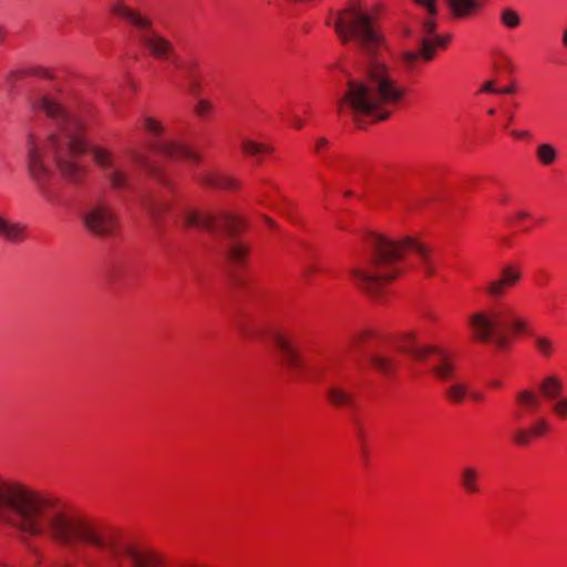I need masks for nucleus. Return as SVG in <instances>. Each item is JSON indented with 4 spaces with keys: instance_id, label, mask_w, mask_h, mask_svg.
<instances>
[{
    "instance_id": "f257e3e1",
    "label": "nucleus",
    "mask_w": 567,
    "mask_h": 567,
    "mask_svg": "<svg viewBox=\"0 0 567 567\" xmlns=\"http://www.w3.org/2000/svg\"><path fill=\"white\" fill-rule=\"evenodd\" d=\"M0 525L27 537L48 536L63 546L83 543L96 555L83 550V567H102V558L115 567H162L164 557L145 547H135L112 530L102 528L58 498L0 476Z\"/></svg>"
},
{
    "instance_id": "7c9ffc66",
    "label": "nucleus",
    "mask_w": 567,
    "mask_h": 567,
    "mask_svg": "<svg viewBox=\"0 0 567 567\" xmlns=\"http://www.w3.org/2000/svg\"><path fill=\"white\" fill-rule=\"evenodd\" d=\"M535 344L539 353L545 357H549L554 351V344L548 338L537 337L535 339Z\"/></svg>"
},
{
    "instance_id": "ddd939ff",
    "label": "nucleus",
    "mask_w": 567,
    "mask_h": 567,
    "mask_svg": "<svg viewBox=\"0 0 567 567\" xmlns=\"http://www.w3.org/2000/svg\"><path fill=\"white\" fill-rule=\"evenodd\" d=\"M272 340L282 367L293 377H298L306 368V364L295 338L277 331L272 333Z\"/></svg>"
},
{
    "instance_id": "5701e85b",
    "label": "nucleus",
    "mask_w": 567,
    "mask_h": 567,
    "mask_svg": "<svg viewBox=\"0 0 567 567\" xmlns=\"http://www.w3.org/2000/svg\"><path fill=\"white\" fill-rule=\"evenodd\" d=\"M370 362L378 372L384 375H391L396 369L395 361L391 357L383 353L371 354Z\"/></svg>"
},
{
    "instance_id": "6ab92c4d",
    "label": "nucleus",
    "mask_w": 567,
    "mask_h": 567,
    "mask_svg": "<svg viewBox=\"0 0 567 567\" xmlns=\"http://www.w3.org/2000/svg\"><path fill=\"white\" fill-rule=\"evenodd\" d=\"M138 202L141 207L154 224L159 221L162 214L168 210L169 207L167 202L151 195H142Z\"/></svg>"
},
{
    "instance_id": "37998d69",
    "label": "nucleus",
    "mask_w": 567,
    "mask_h": 567,
    "mask_svg": "<svg viewBox=\"0 0 567 567\" xmlns=\"http://www.w3.org/2000/svg\"><path fill=\"white\" fill-rule=\"evenodd\" d=\"M561 43L567 49V28L563 31Z\"/></svg>"
},
{
    "instance_id": "b1692460",
    "label": "nucleus",
    "mask_w": 567,
    "mask_h": 567,
    "mask_svg": "<svg viewBox=\"0 0 567 567\" xmlns=\"http://www.w3.org/2000/svg\"><path fill=\"white\" fill-rule=\"evenodd\" d=\"M540 389L543 391L544 396L547 398L548 400L553 401V400L559 398V393L561 392L563 384H561V381L557 377L549 375L543 380V382L540 384Z\"/></svg>"
},
{
    "instance_id": "09e8293b",
    "label": "nucleus",
    "mask_w": 567,
    "mask_h": 567,
    "mask_svg": "<svg viewBox=\"0 0 567 567\" xmlns=\"http://www.w3.org/2000/svg\"><path fill=\"white\" fill-rule=\"evenodd\" d=\"M359 339H360V338L354 339V340L352 341V343H351V346H350V347H351V348H355L357 343L359 342Z\"/></svg>"
},
{
    "instance_id": "6e6552de",
    "label": "nucleus",
    "mask_w": 567,
    "mask_h": 567,
    "mask_svg": "<svg viewBox=\"0 0 567 567\" xmlns=\"http://www.w3.org/2000/svg\"><path fill=\"white\" fill-rule=\"evenodd\" d=\"M111 11L136 28L138 42L153 58L161 61H173L175 66H182L177 63L175 45L153 28V21L150 18L122 2L113 4Z\"/></svg>"
},
{
    "instance_id": "e433bc0d",
    "label": "nucleus",
    "mask_w": 567,
    "mask_h": 567,
    "mask_svg": "<svg viewBox=\"0 0 567 567\" xmlns=\"http://www.w3.org/2000/svg\"><path fill=\"white\" fill-rule=\"evenodd\" d=\"M288 121L291 123V125H293L297 130H301L303 127V122L301 121V118L295 113V112H291L289 117H288Z\"/></svg>"
},
{
    "instance_id": "bb28decb",
    "label": "nucleus",
    "mask_w": 567,
    "mask_h": 567,
    "mask_svg": "<svg viewBox=\"0 0 567 567\" xmlns=\"http://www.w3.org/2000/svg\"><path fill=\"white\" fill-rule=\"evenodd\" d=\"M239 333L246 339H252L260 336V330L257 324L248 319H243L237 322Z\"/></svg>"
},
{
    "instance_id": "4468645a",
    "label": "nucleus",
    "mask_w": 567,
    "mask_h": 567,
    "mask_svg": "<svg viewBox=\"0 0 567 567\" xmlns=\"http://www.w3.org/2000/svg\"><path fill=\"white\" fill-rule=\"evenodd\" d=\"M520 279L522 271L516 265H505L501 268L498 276L487 282L485 292L492 298H499Z\"/></svg>"
},
{
    "instance_id": "58836bf2",
    "label": "nucleus",
    "mask_w": 567,
    "mask_h": 567,
    "mask_svg": "<svg viewBox=\"0 0 567 567\" xmlns=\"http://www.w3.org/2000/svg\"><path fill=\"white\" fill-rule=\"evenodd\" d=\"M512 135L517 138H527L529 137V132L527 131H513Z\"/></svg>"
},
{
    "instance_id": "0eeeda50",
    "label": "nucleus",
    "mask_w": 567,
    "mask_h": 567,
    "mask_svg": "<svg viewBox=\"0 0 567 567\" xmlns=\"http://www.w3.org/2000/svg\"><path fill=\"white\" fill-rule=\"evenodd\" d=\"M184 220L187 226L204 229L212 235H227L231 239L227 246L230 261L240 264L245 260L248 247L235 239L244 229L241 220L236 215L187 209L184 212Z\"/></svg>"
},
{
    "instance_id": "473e14b6",
    "label": "nucleus",
    "mask_w": 567,
    "mask_h": 567,
    "mask_svg": "<svg viewBox=\"0 0 567 567\" xmlns=\"http://www.w3.org/2000/svg\"><path fill=\"white\" fill-rule=\"evenodd\" d=\"M513 440L518 445H528L532 440V432L528 429L519 427L513 433Z\"/></svg>"
},
{
    "instance_id": "c9c22d12",
    "label": "nucleus",
    "mask_w": 567,
    "mask_h": 567,
    "mask_svg": "<svg viewBox=\"0 0 567 567\" xmlns=\"http://www.w3.org/2000/svg\"><path fill=\"white\" fill-rule=\"evenodd\" d=\"M212 107L213 106L208 101L200 100L195 106V112L199 116H205L212 110Z\"/></svg>"
},
{
    "instance_id": "4be33fe9",
    "label": "nucleus",
    "mask_w": 567,
    "mask_h": 567,
    "mask_svg": "<svg viewBox=\"0 0 567 567\" xmlns=\"http://www.w3.org/2000/svg\"><path fill=\"white\" fill-rule=\"evenodd\" d=\"M444 393L450 402L461 404L467 394H470V385L464 381L455 380L452 384L446 386Z\"/></svg>"
},
{
    "instance_id": "412c9836",
    "label": "nucleus",
    "mask_w": 567,
    "mask_h": 567,
    "mask_svg": "<svg viewBox=\"0 0 567 567\" xmlns=\"http://www.w3.org/2000/svg\"><path fill=\"white\" fill-rule=\"evenodd\" d=\"M198 182L208 187L233 189L237 186L236 181L229 176H220L213 173H205L198 177Z\"/></svg>"
},
{
    "instance_id": "79ce46f5",
    "label": "nucleus",
    "mask_w": 567,
    "mask_h": 567,
    "mask_svg": "<svg viewBox=\"0 0 567 567\" xmlns=\"http://www.w3.org/2000/svg\"><path fill=\"white\" fill-rule=\"evenodd\" d=\"M319 270L316 266H308L305 270V276H309L310 272Z\"/></svg>"
},
{
    "instance_id": "1a4fd4ad",
    "label": "nucleus",
    "mask_w": 567,
    "mask_h": 567,
    "mask_svg": "<svg viewBox=\"0 0 567 567\" xmlns=\"http://www.w3.org/2000/svg\"><path fill=\"white\" fill-rule=\"evenodd\" d=\"M85 230L99 238H112L120 229V217L112 204L104 197L92 200L82 213Z\"/></svg>"
},
{
    "instance_id": "9b49d317",
    "label": "nucleus",
    "mask_w": 567,
    "mask_h": 567,
    "mask_svg": "<svg viewBox=\"0 0 567 567\" xmlns=\"http://www.w3.org/2000/svg\"><path fill=\"white\" fill-rule=\"evenodd\" d=\"M400 351L420 361L433 359L432 372L442 381L454 380L455 367L441 349L433 346H421L409 338L400 346Z\"/></svg>"
},
{
    "instance_id": "2eb2a0df",
    "label": "nucleus",
    "mask_w": 567,
    "mask_h": 567,
    "mask_svg": "<svg viewBox=\"0 0 567 567\" xmlns=\"http://www.w3.org/2000/svg\"><path fill=\"white\" fill-rule=\"evenodd\" d=\"M419 6L426 9L431 17L437 13V7L435 0H414ZM452 12L457 18H464L474 12L478 2L476 0H447Z\"/></svg>"
},
{
    "instance_id": "7ed1b4c3",
    "label": "nucleus",
    "mask_w": 567,
    "mask_h": 567,
    "mask_svg": "<svg viewBox=\"0 0 567 567\" xmlns=\"http://www.w3.org/2000/svg\"><path fill=\"white\" fill-rule=\"evenodd\" d=\"M364 244L368 257L362 264L353 267L351 274L357 286L370 295H377L384 284L399 276L396 265L406 251L415 252L426 276L435 274L436 261L431 249L415 237L393 239L382 234L369 233L364 237Z\"/></svg>"
},
{
    "instance_id": "423d86ee",
    "label": "nucleus",
    "mask_w": 567,
    "mask_h": 567,
    "mask_svg": "<svg viewBox=\"0 0 567 567\" xmlns=\"http://www.w3.org/2000/svg\"><path fill=\"white\" fill-rule=\"evenodd\" d=\"M468 326L474 339L488 342L498 351H506L512 341V333L525 330V322L512 317L504 306L487 308L468 317Z\"/></svg>"
},
{
    "instance_id": "f704fd0d",
    "label": "nucleus",
    "mask_w": 567,
    "mask_h": 567,
    "mask_svg": "<svg viewBox=\"0 0 567 567\" xmlns=\"http://www.w3.org/2000/svg\"><path fill=\"white\" fill-rule=\"evenodd\" d=\"M547 429H548V424H547L546 420L539 419L528 430L532 432L533 437H538V436L544 435L546 433Z\"/></svg>"
},
{
    "instance_id": "f03ea898",
    "label": "nucleus",
    "mask_w": 567,
    "mask_h": 567,
    "mask_svg": "<svg viewBox=\"0 0 567 567\" xmlns=\"http://www.w3.org/2000/svg\"><path fill=\"white\" fill-rule=\"evenodd\" d=\"M34 107L52 121L56 133H52L45 144H40L31 133L27 135V169L39 193L47 200L53 202L54 194L48 185L52 169L44 156L51 152L61 175L69 183H81L86 174L85 166L79 159L86 151L84 123L52 96H42Z\"/></svg>"
},
{
    "instance_id": "20e7f679",
    "label": "nucleus",
    "mask_w": 567,
    "mask_h": 567,
    "mask_svg": "<svg viewBox=\"0 0 567 567\" xmlns=\"http://www.w3.org/2000/svg\"><path fill=\"white\" fill-rule=\"evenodd\" d=\"M346 90L338 101V111L349 107L354 118L372 117L385 121L404 95V87L389 73H358L347 79Z\"/></svg>"
},
{
    "instance_id": "a878e982",
    "label": "nucleus",
    "mask_w": 567,
    "mask_h": 567,
    "mask_svg": "<svg viewBox=\"0 0 567 567\" xmlns=\"http://www.w3.org/2000/svg\"><path fill=\"white\" fill-rule=\"evenodd\" d=\"M517 402L530 412H534L539 406V398L532 390L518 392Z\"/></svg>"
},
{
    "instance_id": "c03bdc74",
    "label": "nucleus",
    "mask_w": 567,
    "mask_h": 567,
    "mask_svg": "<svg viewBox=\"0 0 567 567\" xmlns=\"http://www.w3.org/2000/svg\"><path fill=\"white\" fill-rule=\"evenodd\" d=\"M4 37H6V29L2 25H0V44L3 42Z\"/></svg>"
},
{
    "instance_id": "72a5a7b5",
    "label": "nucleus",
    "mask_w": 567,
    "mask_h": 567,
    "mask_svg": "<svg viewBox=\"0 0 567 567\" xmlns=\"http://www.w3.org/2000/svg\"><path fill=\"white\" fill-rule=\"evenodd\" d=\"M143 124H144L145 130L148 133L156 135V136L159 135L164 131L163 125L157 120H155L154 117H151V116H144Z\"/></svg>"
},
{
    "instance_id": "c85d7f7f",
    "label": "nucleus",
    "mask_w": 567,
    "mask_h": 567,
    "mask_svg": "<svg viewBox=\"0 0 567 567\" xmlns=\"http://www.w3.org/2000/svg\"><path fill=\"white\" fill-rule=\"evenodd\" d=\"M496 84H497V81H487L483 84V87H482V92H487V93H495V94H509V93H513L515 92V85L514 83H511L504 87H501V89H497L496 87Z\"/></svg>"
},
{
    "instance_id": "39448f33",
    "label": "nucleus",
    "mask_w": 567,
    "mask_h": 567,
    "mask_svg": "<svg viewBox=\"0 0 567 567\" xmlns=\"http://www.w3.org/2000/svg\"><path fill=\"white\" fill-rule=\"evenodd\" d=\"M334 31L342 43L354 41L360 56L368 64L367 71H389L385 64L386 45L370 14L351 6L339 13Z\"/></svg>"
},
{
    "instance_id": "f8f14e48",
    "label": "nucleus",
    "mask_w": 567,
    "mask_h": 567,
    "mask_svg": "<svg viewBox=\"0 0 567 567\" xmlns=\"http://www.w3.org/2000/svg\"><path fill=\"white\" fill-rule=\"evenodd\" d=\"M435 21L426 19L422 24L423 38L419 52H405L403 60L408 66H421L422 61H430L433 59L435 49L445 45V40L435 34Z\"/></svg>"
},
{
    "instance_id": "a19ab883",
    "label": "nucleus",
    "mask_w": 567,
    "mask_h": 567,
    "mask_svg": "<svg viewBox=\"0 0 567 567\" xmlns=\"http://www.w3.org/2000/svg\"><path fill=\"white\" fill-rule=\"evenodd\" d=\"M528 217H529V214H528L527 212H524V210L518 212V213L516 214V218H517L518 220H522V219H525V218H528Z\"/></svg>"
},
{
    "instance_id": "8fccbe9b",
    "label": "nucleus",
    "mask_w": 567,
    "mask_h": 567,
    "mask_svg": "<svg viewBox=\"0 0 567 567\" xmlns=\"http://www.w3.org/2000/svg\"><path fill=\"white\" fill-rule=\"evenodd\" d=\"M488 113H489V114H494V113H495V111L492 109V110H489V111H488Z\"/></svg>"
},
{
    "instance_id": "ea45409f",
    "label": "nucleus",
    "mask_w": 567,
    "mask_h": 567,
    "mask_svg": "<svg viewBox=\"0 0 567 567\" xmlns=\"http://www.w3.org/2000/svg\"><path fill=\"white\" fill-rule=\"evenodd\" d=\"M468 398H471L474 401H482L484 399L483 393L481 392H473L470 390V394H467Z\"/></svg>"
},
{
    "instance_id": "a18cd8bd",
    "label": "nucleus",
    "mask_w": 567,
    "mask_h": 567,
    "mask_svg": "<svg viewBox=\"0 0 567 567\" xmlns=\"http://www.w3.org/2000/svg\"><path fill=\"white\" fill-rule=\"evenodd\" d=\"M264 219L270 227H276V223L271 218L265 216Z\"/></svg>"
},
{
    "instance_id": "c756f323",
    "label": "nucleus",
    "mask_w": 567,
    "mask_h": 567,
    "mask_svg": "<svg viewBox=\"0 0 567 567\" xmlns=\"http://www.w3.org/2000/svg\"><path fill=\"white\" fill-rule=\"evenodd\" d=\"M243 152L246 155L255 156L260 153L269 152V147L267 145L256 143L249 140H245L243 142Z\"/></svg>"
},
{
    "instance_id": "de8ad7c7",
    "label": "nucleus",
    "mask_w": 567,
    "mask_h": 567,
    "mask_svg": "<svg viewBox=\"0 0 567 567\" xmlns=\"http://www.w3.org/2000/svg\"><path fill=\"white\" fill-rule=\"evenodd\" d=\"M141 164H142L143 166H145V167L150 171V173H151V174H155V173H154V171H153V168H152V167H150V166H148V164H147L146 162H141Z\"/></svg>"
},
{
    "instance_id": "393cba45",
    "label": "nucleus",
    "mask_w": 567,
    "mask_h": 567,
    "mask_svg": "<svg viewBox=\"0 0 567 567\" xmlns=\"http://www.w3.org/2000/svg\"><path fill=\"white\" fill-rule=\"evenodd\" d=\"M536 157L543 165L549 166L557 159L558 152L551 144L542 143L536 148Z\"/></svg>"
},
{
    "instance_id": "aec40b11",
    "label": "nucleus",
    "mask_w": 567,
    "mask_h": 567,
    "mask_svg": "<svg viewBox=\"0 0 567 567\" xmlns=\"http://www.w3.org/2000/svg\"><path fill=\"white\" fill-rule=\"evenodd\" d=\"M481 472L474 466H465L460 473V485L467 494H478L481 492Z\"/></svg>"
},
{
    "instance_id": "f3484780",
    "label": "nucleus",
    "mask_w": 567,
    "mask_h": 567,
    "mask_svg": "<svg viewBox=\"0 0 567 567\" xmlns=\"http://www.w3.org/2000/svg\"><path fill=\"white\" fill-rule=\"evenodd\" d=\"M28 236L27 225L13 221L0 214V238L3 240L18 245L23 243Z\"/></svg>"
},
{
    "instance_id": "4c0bfd02",
    "label": "nucleus",
    "mask_w": 567,
    "mask_h": 567,
    "mask_svg": "<svg viewBox=\"0 0 567 567\" xmlns=\"http://www.w3.org/2000/svg\"><path fill=\"white\" fill-rule=\"evenodd\" d=\"M326 145H328V140L326 137L318 138L315 145L316 152H320Z\"/></svg>"
},
{
    "instance_id": "cd10ccee",
    "label": "nucleus",
    "mask_w": 567,
    "mask_h": 567,
    "mask_svg": "<svg viewBox=\"0 0 567 567\" xmlns=\"http://www.w3.org/2000/svg\"><path fill=\"white\" fill-rule=\"evenodd\" d=\"M501 21L507 28H516L520 24L519 14L512 8H506L501 13Z\"/></svg>"
},
{
    "instance_id": "2f4dec72",
    "label": "nucleus",
    "mask_w": 567,
    "mask_h": 567,
    "mask_svg": "<svg viewBox=\"0 0 567 567\" xmlns=\"http://www.w3.org/2000/svg\"><path fill=\"white\" fill-rule=\"evenodd\" d=\"M553 412L561 419L567 417V396H559L553 400L551 404Z\"/></svg>"
},
{
    "instance_id": "dca6fc26",
    "label": "nucleus",
    "mask_w": 567,
    "mask_h": 567,
    "mask_svg": "<svg viewBox=\"0 0 567 567\" xmlns=\"http://www.w3.org/2000/svg\"><path fill=\"white\" fill-rule=\"evenodd\" d=\"M156 152L172 158V159H190L195 163L200 161V155L194 152L188 146L174 141H158L154 144Z\"/></svg>"
},
{
    "instance_id": "49530a36",
    "label": "nucleus",
    "mask_w": 567,
    "mask_h": 567,
    "mask_svg": "<svg viewBox=\"0 0 567 567\" xmlns=\"http://www.w3.org/2000/svg\"><path fill=\"white\" fill-rule=\"evenodd\" d=\"M491 386H494V388H501L502 386V382L498 381V380H494V381H491Z\"/></svg>"
},
{
    "instance_id": "9d476101",
    "label": "nucleus",
    "mask_w": 567,
    "mask_h": 567,
    "mask_svg": "<svg viewBox=\"0 0 567 567\" xmlns=\"http://www.w3.org/2000/svg\"><path fill=\"white\" fill-rule=\"evenodd\" d=\"M91 154L112 190L117 193L131 187V176L121 157L99 146L93 147Z\"/></svg>"
},
{
    "instance_id": "a211bd4d",
    "label": "nucleus",
    "mask_w": 567,
    "mask_h": 567,
    "mask_svg": "<svg viewBox=\"0 0 567 567\" xmlns=\"http://www.w3.org/2000/svg\"><path fill=\"white\" fill-rule=\"evenodd\" d=\"M326 394L329 403L336 408L353 409L355 406L354 394L340 385H329L327 388Z\"/></svg>"
}]
</instances>
